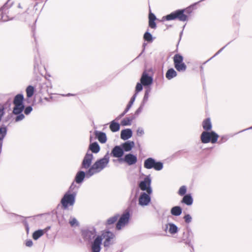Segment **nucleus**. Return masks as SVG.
<instances>
[{
	"label": "nucleus",
	"instance_id": "nucleus-26",
	"mask_svg": "<svg viewBox=\"0 0 252 252\" xmlns=\"http://www.w3.org/2000/svg\"><path fill=\"white\" fill-rule=\"evenodd\" d=\"M187 18L188 17H163V20L162 21H165L178 19L181 21H185L187 20Z\"/></svg>",
	"mask_w": 252,
	"mask_h": 252
},
{
	"label": "nucleus",
	"instance_id": "nucleus-6",
	"mask_svg": "<svg viewBox=\"0 0 252 252\" xmlns=\"http://www.w3.org/2000/svg\"><path fill=\"white\" fill-rule=\"evenodd\" d=\"M173 62L175 68L178 71H185L187 69V66L183 62V57L179 55L176 54L173 58Z\"/></svg>",
	"mask_w": 252,
	"mask_h": 252
},
{
	"label": "nucleus",
	"instance_id": "nucleus-35",
	"mask_svg": "<svg viewBox=\"0 0 252 252\" xmlns=\"http://www.w3.org/2000/svg\"><path fill=\"white\" fill-rule=\"evenodd\" d=\"M132 120L128 118H125L121 121L122 126H130L131 124Z\"/></svg>",
	"mask_w": 252,
	"mask_h": 252
},
{
	"label": "nucleus",
	"instance_id": "nucleus-7",
	"mask_svg": "<svg viewBox=\"0 0 252 252\" xmlns=\"http://www.w3.org/2000/svg\"><path fill=\"white\" fill-rule=\"evenodd\" d=\"M130 219V214L129 212H125L120 217V219L117 223L116 228L117 230H121L125 227L128 223Z\"/></svg>",
	"mask_w": 252,
	"mask_h": 252
},
{
	"label": "nucleus",
	"instance_id": "nucleus-8",
	"mask_svg": "<svg viewBox=\"0 0 252 252\" xmlns=\"http://www.w3.org/2000/svg\"><path fill=\"white\" fill-rule=\"evenodd\" d=\"M151 184V179L150 176H147L143 181L140 183L139 186L142 190L146 191L148 194H151L153 191Z\"/></svg>",
	"mask_w": 252,
	"mask_h": 252
},
{
	"label": "nucleus",
	"instance_id": "nucleus-16",
	"mask_svg": "<svg viewBox=\"0 0 252 252\" xmlns=\"http://www.w3.org/2000/svg\"><path fill=\"white\" fill-rule=\"evenodd\" d=\"M165 231L173 235L178 232V227L173 223H168L166 224Z\"/></svg>",
	"mask_w": 252,
	"mask_h": 252
},
{
	"label": "nucleus",
	"instance_id": "nucleus-57",
	"mask_svg": "<svg viewBox=\"0 0 252 252\" xmlns=\"http://www.w3.org/2000/svg\"><path fill=\"white\" fill-rule=\"evenodd\" d=\"M72 187H73V185H72L70 186V189H72Z\"/></svg>",
	"mask_w": 252,
	"mask_h": 252
},
{
	"label": "nucleus",
	"instance_id": "nucleus-51",
	"mask_svg": "<svg viewBox=\"0 0 252 252\" xmlns=\"http://www.w3.org/2000/svg\"><path fill=\"white\" fill-rule=\"evenodd\" d=\"M130 107L128 106H127L126 110H125V111L124 112V113H125V114L129 110V109H130Z\"/></svg>",
	"mask_w": 252,
	"mask_h": 252
},
{
	"label": "nucleus",
	"instance_id": "nucleus-3",
	"mask_svg": "<svg viewBox=\"0 0 252 252\" xmlns=\"http://www.w3.org/2000/svg\"><path fill=\"white\" fill-rule=\"evenodd\" d=\"M197 3L192 4L184 9L178 10L167 16H187V15L194 14L198 11Z\"/></svg>",
	"mask_w": 252,
	"mask_h": 252
},
{
	"label": "nucleus",
	"instance_id": "nucleus-18",
	"mask_svg": "<svg viewBox=\"0 0 252 252\" xmlns=\"http://www.w3.org/2000/svg\"><path fill=\"white\" fill-rule=\"evenodd\" d=\"M132 135V131L129 128L122 130L121 132V138L124 140L130 138Z\"/></svg>",
	"mask_w": 252,
	"mask_h": 252
},
{
	"label": "nucleus",
	"instance_id": "nucleus-32",
	"mask_svg": "<svg viewBox=\"0 0 252 252\" xmlns=\"http://www.w3.org/2000/svg\"><path fill=\"white\" fill-rule=\"evenodd\" d=\"M97 138L99 141L102 143H105L107 140L106 134L103 132H99L97 134Z\"/></svg>",
	"mask_w": 252,
	"mask_h": 252
},
{
	"label": "nucleus",
	"instance_id": "nucleus-30",
	"mask_svg": "<svg viewBox=\"0 0 252 252\" xmlns=\"http://www.w3.org/2000/svg\"><path fill=\"white\" fill-rule=\"evenodd\" d=\"M24 99V96L22 94H18L17 95L14 99V104H19V105H23V101Z\"/></svg>",
	"mask_w": 252,
	"mask_h": 252
},
{
	"label": "nucleus",
	"instance_id": "nucleus-11",
	"mask_svg": "<svg viewBox=\"0 0 252 252\" xmlns=\"http://www.w3.org/2000/svg\"><path fill=\"white\" fill-rule=\"evenodd\" d=\"M150 194L146 192H142L139 196L138 203L141 206H147L151 201Z\"/></svg>",
	"mask_w": 252,
	"mask_h": 252
},
{
	"label": "nucleus",
	"instance_id": "nucleus-2",
	"mask_svg": "<svg viewBox=\"0 0 252 252\" xmlns=\"http://www.w3.org/2000/svg\"><path fill=\"white\" fill-rule=\"evenodd\" d=\"M109 162V157L108 154H107L103 158L96 161L89 169L86 172V177L89 178L93 175L100 172L107 166Z\"/></svg>",
	"mask_w": 252,
	"mask_h": 252
},
{
	"label": "nucleus",
	"instance_id": "nucleus-44",
	"mask_svg": "<svg viewBox=\"0 0 252 252\" xmlns=\"http://www.w3.org/2000/svg\"><path fill=\"white\" fill-rule=\"evenodd\" d=\"M136 97V94H135L133 95V96L131 97V98L130 101L129 102V103L127 105V106H129L130 107H131V106L132 105V104H133V103H134V102L135 101Z\"/></svg>",
	"mask_w": 252,
	"mask_h": 252
},
{
	"label": "nucleus",
	"instance_id": "nucleus-52",
	"mask_svg": "<svg viewBox=\"0 0 252 252\" xmlns=\"http://www.w3.org/2000/svg\"><path fill=\"white\" fill-rule=\"evenodd\" d=\"M130 107L128 106H127L126 110H125V111L124 112V113H125V114L129 110V109H130Z\"/></svg>",
	"mask_w": 252,
	"mask_h": 252
},
{
	"label": "nucleus",
	"instance_id": "nucleus-34",
	"mask_svg": "<svg viewBox=\"0 0 252 252\" xmlns=\"http://www.w3.org/2000/svg\"><path fill=\"white\" fill-rule=\"evenodd\" d=\"M187 190V187L185 186H182L178 190V194L180 195V196H183L186 194Z\"/></svg>",
	"mask_w": 252,
	"mask_h": 252
},
{
	"label": "nucleus",
	"instance_id": "nucleus-25",
	"mask_svg": "<svg viewBox=\"0 0 252 252\" xmlns=\"http://www.w3.org/2000/svg\"><path fill=\"white\" fill-rule=\"evenodd\" d=\"M89 150L93 153L96 154L100 151V147L96 142H94L90 145Z\"/></svg>",
	"mask_w": 252,
	"mask_h": 252
},
{
	"label": "nucleus",
	"instance_id": "nucleus-41",
	"mask_svg": "<svg viewBox=\"0 0 252 252\" xmlns=\"http://www.w3.org/2000/svg\"><path fill=\"white\" fill-rule=\"evenodd\" d=\"M142 85H143L141 84V83H137L136 88H135V92H136L135 94H137L138 92L142 90V89H143Z\"/></svg>",
	"mask_w": 252,
	"mask_h": 252
},
{
	"label": "nucleus",
	"instance_id": "nucleus-24",
	"mask_svg": "<svg viewBox=\"0 0 252 252\" xmlns=\"http://www.w3.org/2000/svg\"><path fill=\"white\" fill-rule=\"evenodd\" d=\"M109 127L112 132H116L119 130L120 126L118 123L116 122L114 120L110 123Z\"/></svg>",
	"mask_w": 252,
	"mask_h": 252
},
{
	"label": "nucleus",
	"instance_id": "nucleus-47",
	"mask_svg": "<svg viewBox=\"0 0 252 252\" xmlns=\"http://www.w3.org/2000/svg\"><path fill=\"white\" fill-rule=\"evenodd\" d=\"M32 244H33V243L31 240H27L26 242V245L27 247H32Z\"/></svg>",
	"mask_w": 252,
	"mask_h": 252
},
{
	"label": "nucleus",
	"instance_id": "nucleus-1",
	"mask_svg": "<svg viewBox=\"0 0 252 252\" xmlns=\"http://www.w3.org/2000/svg\"><path fill=\"white\" fill-rule=\"evenodd\" d=\"M202 126L204 130L200 136L201 142L203 143H208L211 142L212 143L217 142L219 135L214 131L209 132L212 128V124L210 119H207L203 122Z\"/></svg>",
	"mask_w": 252,
	"mask_h": 252
},
{
	"label": "nucleus",
	"instance_id": "nucleus-17",
	"mask_svg": "<svg viewBox=\"0 0 252 252\" xmlns=\"http://www.w3.org/2000/svg\"><path fill=\"white\" fill-rule=\"evenodd\" d=\"M96 234V231L94 229L92 230H84L82 232L83 237L87 240H91L92 238H94Z\"/></svg>",
	"mask_w": 252,
	"mask_h": 252
},
{
	"label": "nucleus",
	"instance_id": "nucleus-48",
	"mask_svg": "<svg viewBox=\"0 0 252 252\" xmlns=\"http://www.w3.org/2000/svg\"><path fill=\"white\" fill-rule=\"evenodd\" d=\"M148 97H149V92L148 91H146L145 94V95L144 96L143 101H147V100L148 99Z\"/></svg>",
	"mask_w": 252,
	"mask_h": 252
},
{
	"label": "nucleus",
	"instance_id": "nucleus-19",
	"mask_svg": "<svg viewBox=\"0 0 252 252\" xmlns=\"http://www.w3.org/2000/svg\"><path fill=\"white\" fill-rule=\"evenodd\" d=\"M134 142L133 141H128L121 145V147L125 152H129L134 146Z\"/></svg>",
	"mask_w": 252,
	"mask_h": 252
},
{
	"label": "nucleus",
	"instance_id": "nucleus-53",
	"mask_svg": "<svg viewBox=\"0 0 252 252\" xmlns=\"http://www.w3.org/2000/svg\"><path fill=\"white\" fill-rule=\"evenodd\" d=\"M2 142H0V154L1 152L2 151Z\"/></svg>",
	"mask_w": 252,
	"mask_h": 252
},
{
	"label": "nucleus",
	"instance_id": "nucleus-36",
	"mask_svg": "<svg viewBox=\"0 0 252 252\" xmlns=\"http://www.w3.org/2000/svg\"><path fill=\"white\" fill-rule=\"evenodd\" d=\"M69 222L72 227H75L79 225L77 220L74 218L71 217L69 219Z\"/></svg>",
	"mask_w": 252,
	"mask_h": 252
},
{
	"label": "nucleus",
	"instance_id": "nucleus-21",
	"mask_svg": "<svg viewBox=\"0 0 252 252\" xmlns=\"http://www.w3.org/2000/svg\"><path fill=\"white\" fill-rule=\"evenodd\" d=\"M85 176H86V173H85L84 171L78 172L75 176V182L78 184L82 183Z\"/></svg>",
	"mask_w": 252,
	"mask_h": 252
},
{
	"label": "nucleus",
	"instance_id": "nucleus-31",
	"mask_svg": "<svg viewBox=\"0 0 252 252\" xmlns=\"http://www.w3.org/2000/svg\"><path fill=\"white\" fill-rule=\"evenodd\" d=\"M27 96L31 97L33 94L34 92V88L32 86H29L26 90Z\"/></svg>",
	"mask_w": 252,
	"mask_h": 252
},
{
	"label": "nucleus",
	"instance_id": "nucleus-5",
	"mask_svg": "<svg viewBox=\"0 0 252 252\" xmlns=\"http://www.w3.org/2000/svg\"><path fill=\"white\" fill-rule=\"evenodd\" d=\"M144 167L146 169L154 168L157 171L161 170L163 168V163L160 161H156L152 158L146 159L144 163Z\"/></svg>",
	"mask_w": 252,
	"mask_h": 252
},
{
	"label": "nucleus",
	"instance_id": "nucleus-13",
	"mask_svg": "<svg viewBox=\"0 0 252 252\" xmlns=\"http://www.w3.org/2000/svg\"><path fill=\"white\" fill-rule=\"evenodd\" d=\"M140 82L143 86H149L152 83L153 79L146 72H144L141 76Z\"/></svg>",
	"mask_w": 252,
	"mask_h": 252
},
{
	"label": "nucleus",
	"instance_id": "nucleus-12",
	"mask_svg": "<svg viewBox=\"0 0 252 252\" xmlns=\"http://www.w3.org/2000/svg\"><path fill=\"white\" fill-rule=\"evenodd\" d=\"M101 244V238L97 236L94 239L92 245L93 252H99L100 250V245Z\"/></svg>",
	"mask_w": 252,
	"mask_h": 252
},
{
	"label": "nucleus",
	"instance_id": "nucleus-15",
	"mask_svg": "<svg viewBox=\"0 0 252 252\" xmlns=\"http://www.w3.org/2000/svg\"><path fill=\"white\" fill-rule=\"evenodd\" d=\"M111 154L115 158H121L124 155V150L121 146H116L112 150Z\"/></svg>",
	"mask_w": 252,
	"mask_h": 252
},
{
	"label": "nucleus",
	"instance_id": "nucleus-23",
	"mask_svg": "<svg viewBox=\"0 0 252 252\" xmlns=\"http://www.w3.org/2000/svg\"><path fill=\"white\" fill-rule=\"evenodd\" d=\"M177 75V72L173 68H170L167 70L165 76L168 80H171Z\"/></svg>",
	"mask_w": 252,
	"mask_h": 252
},
{
	"label": "nucleus",
	"instance_id": "nucleus-42",
	"mask_svg": "<svg viewBox=\"0 0 252 252\" xmlns=\"http://www.w3.org/2000/svg\"><path fill=\"white\" fill-rule=\"evenodd\" d=\"M17 115V116L15 118V121L16 122H18L23 120L25 118L24 115L21 113H20L18 115Z\"/></svg>",
	"mask_w": 252,
	"mask_h": 252
},
{
	"label": "nucleus",
	"instance_id": "nucleus-58",
	"mask_svg": "<svg viewBox=\"0 0 252 252\" xmlns=\"http://www.w3.org/2000/svg\"><path fill=\"white\" fill-rule=\"evenodd\" d=\"M249 129H252V126L250 127Z\"/></svg>",
	"mask_w": 252,
	"mask_h": 252
},
{
	"label": "nucleus",
	"instance_id": "nucleus-22",
	"mask_svg": "<svg viewBox=\"0 0 252 252\" xmlns=\"http://www.w3.org/2000/svg\"><path fill=\"white\" fill-rule=\"evenodd\" d=\"M182 202L187 205H191L193 203V199L191 195L190 194L185 195Z\"/></svg>",
	"mask_w": 252,
	"mask_h": 252
},
{
	"label": "nucleus",
	"instance_id": "nucleus-50",
	"mask_svg": "<svg viewBox=\"0 0 252 252\" xmlns=\"http://www.w3.org/2000/svg\"><path fill=\"white\" fill-rule=\"evenodd\" d=\"M125 115V113H123L122 114H121L120 115H119V116H118L115 120H117V121H119L122 117H123L124 115Z\"/></svg>",
	"mask_w": 252,
	"mask_h": 252
},
{
	"label": "nucleus",
	"instance_id": "nucleus-38",
	"mask_svg": "<svg viewBox=\"0 0 252 252\" xmlns=\"http://www.w3.org/2000/svg\"><path fill=\"white\" fill-rule=\"evenodd\" d=\"M144 130L142 127H138L136 130V134L139 137H141L144 134Z\"/></svg>",
	"mask_w": 252,
	"mask_h": 252
},
{
	"label": "nucleus",
	"instance_id": "nucleus-27",
	"mask_svg": "<svg viewBox=\"0 0 252 252\" xmlns=\"http://www.w3.org/2000/svg\"><path fill=\"white\" fill-rule=\"evenodd\" d=\"M24 108V105H18V104H14V107L13 110V114L15 115H18L23 111V109Z\"/></svg>",
	"mask_w": 252,
	"mask_h": 252
},
{
	"label": "nucleus",
	"instance_id": "nucleus-9",
	"mask_svg": "<svg viewBox=\"0 0 252 252\" xmlns=\"http://www.w3.org/2000/svg\"><path fill=\"white\" fill-rule=\"evenodd\" d=\"M102 239H104V247H108L113 243V240L115 237L114 234L109 231H104L102 232L101 236H99Z\"/></svg>",
	"mask_w": 252,
	"mask_h": 252
},
{
	"label": "nucleus",
	"instance_id": "nucleus-43",
	"mask_svg": "<svg viewBox=\"0 0 252 252\" xmlns=\"http://www.w3.org/2000/svg\"><path fill=\"white\" fill-rule=\"evenodd\" d=\"M5 113L4 108L3 105H0V122Z\"/></svg>",
	"mask_w": 252,
	"mask_h": 252
},
{
	"label": "nucleus",
	"instance_id": "nucleus-20",
	"mask_svg": "<svg viewBox=\"0 0 252 252\" xmlns=\"http://www.w3.org/2000/svg\"><path fill=\"white\" fill-rule=\"evenodd\" d=\"M48 229H49V228H46L44 230L39 229L35 231V232H33L32 234L33 239L35 240H37L39 238L43 235L45 232H46Z\"/></svg>",
	"mask_w": 252,
	"mask_h": 252
},
{
	"label": "nucleus",
	"instance_id": "nucleus-49",
	"mask_svg": "<svg viewBox=\"0 0 252 252\" xmlns=\"http://www.w3.org/2000/svg\"><path fill=\"white\" fill-rule=\"evenodd\" d=\"M143 109V106L142 105H141L139 108L136 110L135 113L136 114H139L142 110Z\"/></svg>",
	"mask_w": 252,
	"mask_h": 252
},
{
	"label": "nucleus",
	"instance_id": "nucleus-37",
	"mask_svg": "<svg viewBox=\"0 0 252 252\" xmlns=\"http://www.w3.org/2000/svg\"><path fill=\"white\" fill-rule=\"evenodd\" d=\"M118 216L116 215L110 218L107 220V224H112L115 222L116 220H118Z\"/></svg>",
	"mask_w": 252,
	"mask_h": 252
},
{
	"label": "nucleus",
	"instance_id": "nucleus-40",
	"mask_svg": "<svg viewBox=\"0 0 252 252\" xmlns=\"http://www.w3.org/2000/svg\"><path fill=\"white\" fill-rule=\"evenodd\" d=\"M8 13V8L7 6H3L0 9V15L3 16Z\"/></svg>",
	"mask_w": 252,
	"mask_h": 252
},
{
	"label": "nucleus",
	"instance_id": "nucleus-28",
	"mask_svg": "<svg viewBox=\"0 0 252 252\" xmlns=\"http://www.w3.org/2000/svg\"><path fill=\"white\" fill-rule=\"evenodd\" d=\"M182 208L179 206H175L173 207L171 209V214L175 216H179L182 213Z\"/></svg>",
	"mask_w": 252,
	"mask_h": 252
},
{
	"label": "nucleus",
	"instance_id": "nucleus-29",
	"mask_svg": "<svg viewBox=\"0 0 252 252\" xmlns=\"http://www.w3.org/2000/svg\"><path fill=\"white\" fill-rule=\"evenodd\" d=\"M156 20H158V19L156 18V17H149V25L150 27L152 29H155L156 28V24L155 23V21ZM162 20H163V18L161 20H159V21H162ZM162 22L163 21H162Z\"/></svg>",
	"mask_w": 252,
	"mask_h": 252
},
{
	"label": "nucleus",
	"instance_id": "nucleus-46",
	"mask_svg": "<svg viewBox=\"0 0 252 252\" xmlns=\"http://www.w3.org/2000/svg\"><path fill=\"white\" fill-rule=\"evenodd\" d=\"M32 108L31 106H28L26 108L24 112L26 115H28L32 112Z\"/></svg>",
	"mask_w": 252,
	"mask_h": 252
},
{
	"label": "nucleus",
	"instance_id": "nucleus-4",
	"mask_svg": "<svg viewBox=\"0 0 252 252\" xmlns=\"http://www.w3.org/2000/svg\"><path fill=\"white\" fill-rule=\"evenodd\" d=\"M76 194L67 192L64 195L61 200V204L64 209H67L69 206H72L75 203Z\"/></svg>",
	"mask_w": 252,
	"mask_h": 252
},
{
	"label": "nucleus",
	"instance_id": "nucleus-45",
	"mask_svg": "<svg viewBox=\"0 0 252 252\" xmlns=\"http://www.w3.org/2000/svg\"><path fill=\"white\" fill-rule=\"evenodd\" d=\"M184 219L186 222L189 223L191 220V217L188 214L185 216Z\"/></svg>",
	"mask_w": 252,
	"mask_h": 252
},
{
	"label": "nucleus",
	"instance_id": "nucleus-55",
	"mask_svg": "<svg viewBox=\"0 0 252 252\" xmlns=\"http://www.w3.org/2000/svg\"><path fill=\"white\" fill-rule=\"evenodd\" d=\"M10 20H11V19H3V21H7Z\"/></svg>",
	"mask_w": 252,
	"mask_h": 252
},
{
	"label": "nucleus",
	"instance_id": "nucleus-33",
	"mask_svg": "<svg viewBox=\"0 0 252 252\" xmlns=\"http://www.w3.org/2000/svg\"><path fill=\"white\" fill-rule=\"evenodd\" d=\"M6 128L4 127H0V142H2L3 138L6 134Z\"/></svg>",
	"mask_w": 252,
	"mask_h": 252
},
{
	"label": "nucleus",
	"instance_id": "nucleus-54",
	"mask_svg": "<svg viewBox=\"0 0 252 252\" xmlns=\"http://www.w3.org/2000/svg\"><path fill=\"white\" fill-rule=\"evenodd\" d=\"M149 16H155V15L153 13H152L151 11H150L149 14Z\"/></svg>",
	"mask_w": 252,
	"mask_h": 252
},
{
	"label": "nucleus",
	"instance_id": "nucleus-39",
	"mask_svg": "<svg viewBox=\"0 0 252 252\" xmlns=\"http://www.w3.org/2000/svg\"><path fill=\"white\" fill-rule=\"evenodd\" d=\"M145 40L148 41H151L152 40V36L151 33L148 32H146L144 35Z\"/></svg>",
	"mask_w": 252,
	"mask_h": 252
},
{
	"label": "nucleus",
	"instance_id": "nucleus-10",
	"mask_svg": "<svg viewBox=\"0 0 252 252\" xmlns=\"http://www.w3.org/2000/svg\"><path fill=\"white\" fill-rule=\"evenodd\" d=\"M93 158V155L91 154L89 151H88L83 160L82 163V167L84 169L89 168L92 164Z\"/></svg>",
	"mask_w": 252,
	"mask_h": 252
},
{
	"label": "nucleus",
	"instance_id": "nucleus-56",
	"mask_svg": "<svg viewBox=\"0 0 252 252\" xmlns=\"http://www.w3.org/2000/svg\"><path fill=\"white\" fill-rule=\"evenodd\" d=\"M71 94H68L66 95V96H69V95H70Z\"/></svg>",
	"mask_w": 252,
	"mask_h": 252
},
{
	"label": "nucleus",
	"instance_id": "nucleus-14",
	"mask_svg": "<svg viewBox=\"0 0 252 252\" xmlns=\"http://www.w3.org/2000/svg\"><path fill=\"white\" fill-rule=\"evenodd\" d=\"M126 162L128 165H131L135 164L137 161V157L131 154H127L125 156L124 159H121Z\"/></svg>",
	"mask_w": 252,
	"mask_h": 252
}]
</instances>
